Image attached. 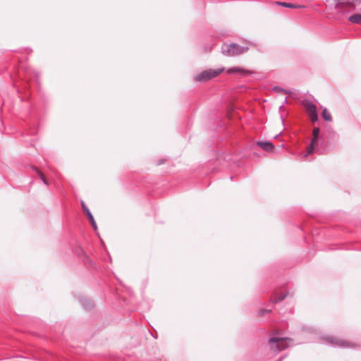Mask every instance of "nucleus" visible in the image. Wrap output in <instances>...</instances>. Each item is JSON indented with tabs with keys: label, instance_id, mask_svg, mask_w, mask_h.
Instances as JSON below:
<instances>
[{
	"label": "nucleus",
	"instance_id": "nucleus-1",
	"mask_svg": "<svg viewBox=\"0 0 361 361\" xmlns=\"http://www.w3.org/2000/svg\"><path fill=\"white\" fill-rule=\"evenodd\" d=\"M247 47H243L235 43L224 44L221 47L222 54L226 56H235L247 51Z\"/></svg>",
	"mask_w": 361,
	"mask_h": 361
},
{
	"label": "nucleus",
	"instance_id": "nucleus-15",
	"mask_svg": "<svg viewBox=\"0 0 361 361\" xmlns=\"http://www.w3.org/2000/svg\"><path fill=\"white\" fill-rule=\"evenodd\" d=\"M33 170L38 174V176H39L42 181L44 183V184H45L46 185H48L49 183L46 180L44 175L41 173V171L37 167H33Z\"/></svg>",
	"mask_w": 361,
	"mask_h": 361
},
{
	"label": "nucleus",
	"instance_id": "nucleus-4",
	"mask_svg": "<svg viewBox=\"0 0 361 361\" xmlns=\"http://www.w3.org/2000/svg\"><path fill=\"white\" fill-rule=\"evenodd\" d=\"M326 341V343L333 347H339L344 348H356V344L354 343H351L345 340L339 339L336 337L329 336L324 338Z\"/></svg>",
	"mask_w": 361,
	"mask_h": 361
},
{
	"label": "nucleus",
	"instance_id": "nucleus-5",
	"mask_svg": "<svg viewBox=\"0 0 361 361\" xmlns=\"http://www.w3.org/2000/svg\"><path fill=\"white\" fill-rule=\"evenodd\" d=\"M302 105L305 109L311 121L313 123L317 121L318 114L316 106L308 99L302 101Z\"/></svg>",
	"mask_w": 361,
	"mask_h": 361
},
{
	"label": "nucleus",
	"instance_id": "nucleus-2",
	"mask_svg": "<svg viewBox=\"0 0 361 361\" xmlns=\"http://www.w3.org/2000/svg\"><path fill=\"white\" fill-rule=\"evenodd\" d=\"M290 341L288 338L273 337L269 339V345L271 350L279 352L288 348Z\"/></svg>",
	"mask_w": 361,
	"mask_h": 361
},
{
	"label": "nucleus",
	"instance_id": "nucleus-11",
	"mask_svg": "<svg viewBox=\"0 0 361 361\" xmlns=\"http://www.w3.org/2000/svg\"><path fill=\"white\" fill-rule=\"evenodd\" d=\"M275 4L277 5L281 6L283 7L290 8H300L305 7V6H304V5L294 4H291V3H287V2L276 1Z\"/></svg>",
	"mask_w": 361,
	"mask_h": 361
},
{
	"label": "nucleus",
	"instance_id": "nucleus-16",
	"mask_svg": "<svg viewBox=\"0 0 361 361\" xmlns=\"http://www.w3.org/2000/svg\"><path fill=\"white\" fill-rule=\"evenodd\" d=\"M270 312H271V310L262 309L259 311V314L261 316H264L265 314L269 313Z\"/></svg>",
	"mask_w": 361,
	"mask_h": 361
},
{
	"label": "nucleus",
	"instance_id": "nucleus-9",
	"mask_svg": "<svg viewBox=\"0 0 361 361\" xmlns=\"http://www.w3.org/2000/svg\"><path fill=\"white\" fill-rule=\"evenodd\" d=\"M80 303H81L82 306L85 310H90L92 309L93 307H94L92 301L90 299H89V298H85V297H82L80 299Z\"/></svg>",
	"mask_w": 361,
	"mask_h": 361
},
{
	"label": "nucleus",
	"instance_id": "nucleus-7",
	"mask_svg": "<svg viewBox=\"0 0 361 361\" xmlns=\"http://www.w3.org/2000/svg\"><path fill=\"white\" fill-rule=\"evenodd\" d=\"M82 208L84 212L87 214L92 228H94V231H97V226L96 222L94 221V216H93L92 214L90 212L88 207L85 204V203L83 202H82Z\"/></svg>",
	"mask_w": 361,
	"mask_h": 361
},
{
	"label": "nucleus",
	"instance_id": "nucleus-13",
	"mask_svg": "<svg viewBox=\"0 0 361 361\" xmlns=\"http://www.w3.org/2000/svg\"><path fill=\"white\" fill-rule=\"evenodd\" d=\"M287 296V293H281L279 295H276L275 298L272 300V303H276L284 300Z\"/></svg>",
	"mask_w": 361,
	"mask_h": 361
},
{
	"label": "nucleus",
	"instance_id": "nucleus-12",
	"mask_svg": "<svg viewBox=\"0 0 361 361\" xmlns=\"http://www.w3.org/2000/svg\"><path fill=\"white\" fill-rule=\"evenodd\" d=\"M348 20L353 24H361V14H354L348 18Z\"/></svg>",
	"mask_w": 361,
	"mask_h": 361
},
{
	"label": "nucleus",
	"instance_id": "nucleus-14",
	"mask_svg": "<svg viewBox=\"0 0 361 361\" xmlns=\"http://www.w3.org/2000/svg\"><path fill=\"white\" fill-rule=\"evenodd\" d=\"M322 116L326 121H331L332 117L326 108L324 109Z\"/></svg>",
	"mask_w": 361,
	"mask_h": 361
},
{
	"label": "nucleus",
	"instance_id": "nucleus-8",
	"mask_svg": "<svg viewBox=\"0 0 361 361\" xmlns=\"http://www.w3.org/2000/svg\"><path fill=\"white\" fill-rule=\"evenodd\" d=\"M257 145L267 152L271 151L274 147L272 142L267 141H259L257 142Z\"/></svg>",
	"mask_w": 361,
	"mask_h": 361
},
{
	"label": "nucleus",
	"instance_id": "nucleus-6",
	"mask_svg": "<svg viewBox=\"0 0 361 361\" xmlns=\"http://www.w3.org/2000/svg\"><path fill=\"white\" fill-rule=\"evenodd\" d=\"M319 128H314L312 131V135L313 137L311 140V142L310 145L307 148V152L305 154V157L307 156L308 154H310L314 149L315 145L317 144V141L322 139V137L319 135Z\"/></svg>",
	"mask_w": 361,
	"mask_h": 361
},
{
	"label": "nucleus",
	"instance_id": "nucleus-10",
	"mask_svg": "<svg viewBox=\"0 0 361 361\" xmlns=\"http://www.w3.org/2000/svg\"><path fill=\"white\" fill-rule=\"evenodd\" d=\"M228 73H240L241 75L252 74V72L250 71L245 70V69H243L241 68H238V67L231 68L228 69Z\"/></svg>",
	"mask_w": 361,
	"mask_h": 361
},
{
	"label": "nucleus",
	"instance_id": "nucleus-3",
	"mask_svg": "<svg viewBox=\"0 0 361 361\" xmlns=\"http://www.w3.org/2000/svg\"><path fill=\"white\" fill-rule=\"evenodd\" d=\"M224 71V68H220L216 69H208L197 74L194 79L197 82H206L218 76Z\"/></svg>",
	"mask_w": 361,
	"mask_h": 361
}]
</instances>
